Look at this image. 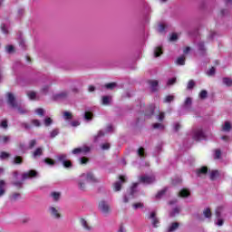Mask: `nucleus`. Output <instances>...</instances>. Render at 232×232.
<instances>
[{
  "mask_svg": "<svg viewBox=\"0 0 232 232\" xmlns=\"http://www.w3.org/2000/svg\"><path fill=\"white\" fill-rule=\"evenodd\" d=\"M43 155V148L39 147L35 149V150L33 152L34 159H37V157H41Z\"/></svg>",
  "mask_w": 232,
  "mask_h": 232,
  "instance_id": "obj_17",
  "label": "nucleus"
},
{
  "mask_svg": "<svg viewBox=\"0 0 232 232\" xmlns=\"http://www.w3.org/2000/svg\"><path fill=\"white\" fill-rule=\"evenodd\" d=\"M147 110L149 111V112L147 111L145 113L146 117H151V115L155 113V106L153 105H150Z\"/></svg>",
  "mask_w": 232,
  "mask_h": 232,
  "instance_id": "obj_18",
  "label": "nucleus"
},
{
  "mask_svg": "<svg viewBox=\"0 0 232 232\" xmlns=\"http://www.w3.org/2000/svg\"><path fill=\"white\" fill-rule=\"evenodd\" d=\"M6 187V182L5 180H0V197H3L6 193V189L5 188Z\"/></svg>",
  "mask_w": 232,
  "mask_h": 232,
  "instance_id": "obj_11",
  "label": "nucleus"
},
{
  "mask_svg": "<svg viewBox=\"0 0 232 232\" xmlns=\"http://www.w3.org/2000/svg\"><path fill=\"white\" fill-rule=\"evenodd\" d=\"M53 122V121L52 120V118H45L44 120L45 126H50Z\"/></svg>",
  "mask_w": 232,
  "mask_h": 232,
  "instance_id": "obj_59",
  "label": "nucleus"
},
{
  "mask_svg": "<svg viewBox=\"0 0 232 232\" xmlns=\"http://www.w3.org/2000/svg\"><path fill=\"white\" fill-rule=\"evenodd\" d=\"M138 155L139 157H141V158L146 157V152L144 151V148L141 147L138 150Z\"/></svg>",
  "mask_w": 232,
  "mask_h": 232,
  "instance_id": "obj_43",
  "label": "nucleus"
},
{
  "mask_svg": "<svg viewBox=\"0 0 232 232\" xmlns=\"http://www.w3.org/2000/svg\"><path fill=\"white\" fill-rule=\"evenodd\" d=\"M177 64H179V66H184V64H186V56H179L177 59Z\"/></svg>",
  "mask_w": 232,
  "mask_h": 232,
  "instance_id": "obj_20",
  "label": "nucleus"
},
{
  "mask_svg": "<svg viewBox=\"0 0 232 232\" xmlns=\"http://www.w3.org/2000/svg\"><path fill=\"white\" fill-rule=\"evenodd\" d=\"M58 135H59V130L54 129L52 130V132H51L52 139H54V137H57Z\"/></svg>",
  "mask_w": 232,
  "mask_h": 232,
  "instance_id": "obj_57",
  "label": "nucleus"
},
{
  "mask_svg": "<svg viewBox=\"0 0 232 232\" xmlns=\"http://www.w3.org/2000/svg\"><path fill=\"white\" fill-rule=\"evenodd\" d=\"M63 119L65 121H72V119H73V114L70 111H64L63 112Z\"/></svg>",
  "mask_w": 232,
  "mask_h": 232,
  "instance_id": "obj_23",
  "label": "nucleus"
},
{
  "mask_svg": "<svg viewBox=\"0 0 232 232\" xmlns=\"http://www.w3.org/2000/svg\"><path fill=\"white\" fill-rule=\"evenodd\" d=\"M195 88V81L189 80L187 85V90H193Z\"/></svg>",
  "mask_w": 232,
  "mask_h": 232,
  "instance_id": "obj_38",
  "label": "nucleus"
},
{
  "mask_svg": "<svg viewBox=\"0 0 232 232\" xmlns=\"http://www.w3.org/2000/svg\"><path fill=\"white\" fill-rule=\"evenodd\" d=\"M50 211L52 217H53L54 218H61V214L59 213V210H57V208L51 207Z\"/></svg>",
  "mask_w": 232,
  "mask_h": 232,
  "instance_id": "obj_12",
  "label": "nucleus"
},
{
  "mask_svg": "<svg viewBox=\"0 0 232 232\" xmlns=\"http://www.w3.org/2000/svg\"><path fill=\"white\" fill-rule=\"evenodd\" d=\"M35 113H37V115H39L40 117H44V110L43 108H38L35 111Z\"/></svg>",
  "mask_w": 232,
  "mask_h": 232,
  "instance_id": "obj_47",
  "label": "nucleus"
},
{
  "mask_svg": "<svg viewBox=\"0 0 232 232\" xmlns=\"http://www.w3.org/2000/svg\"><path fill=\"white\" fill-rule=\"evenodd\" d=\"M90 162V160L86 157L81 158V164H88Z\"/></svg>",
  "mask_w": 232,
  "mask_h": 232,
  "instance_id": "obj_63",
  "label": "nucleus"
},
{
  "mask_svg": "<svg viewBox=\"0 0 232 232\" xmlns=\"http://www.w3.org/2000/svg\"><path fill=\"white\" fill-rule=\"evenodd\" d=\"M67 159H68V156H66V154H61L57 157L58 162H61L62 164H63L65 160H67Z\"/></svg>",
  "mask_w": 232,
  "mask_h": 232,
  "instance_id": "obj_24",
  "label": "nucleus"
},
{
  "mask_svg": "<svg viewBox=\"0 0 232 232\" xmlns=\"http://www.w3.org/2000/svg\"><path fill=\"white\" fill-rule=\"evenodd\" d=\"M223 82L226 84V86H232L231 78H223Z\"/></svg>",
  "mask_w": 232,
  "mask_h": 232,
  "instance_id": "obj_42",
  "label": "nucleus"
},
{
  "mask_svg": "<svg viewBox=\"0 0 232 232\" xmlns=\"http://www.w3.org/2000/svg\"><path fill=\"white\" fill-rule=\"evenodd\" d=\"M88 151H90L89 147H82V148H76L72 150V153L73 155H79V153H88Z\"/></svg>",
  "mask_w": 232,
  "mask_h": 232,
  "instance_id": "obj_6",
  "label": "nucleus"
},
{
  "mask_svg": "<svg viewBox=\"0 0 232 232\" xmlns=\"http://www.w3.org/2000/svg\"><path fill=\"white\" fill-rule=\"evenodd\" d=\"M200 99L204 100L208 98V91L202 90L199 93Z\"/></svg>",
  "mask_w": 232,
  "mask_h": 232,
  "instance_id": "obj_44",
  "label": "nucleus"
},
{
  "mask_svg": "<svg viewBox=\"0 0 232 232\" xmlns=\"http://www.w3.org/2000/svg\"><path fill=\"white\" fill-rule=\"evenodd\" d=\"M231 123L229 121H226L225 125L222 128L223 131H231Z\"/></svg>",
  "mask_w": 232,
  "mask_h": 232,
  "instance_id": "obj_25",
  "label": "nucleus"
},
{
  "mask_svg": "<svg viewBox=\"0 0 232 232\" xmlns=\"http://www.w3.org/2000/svg\"><path fill=\"white\" fill-rule=\"evenodd\" d=\"M16 109H17L18 112L20 113V115H25V113H28V111H29L27 109H24L19 105H17Z\"/></svg>",
  "mask_w": 232,
  "mask_h": 232,
  "instance_id": "obj_26",
  "label": "nucleus"
},
{
  "mask_svg": "<svg viewBox=\"0 0 232 232\" xmlns=\"http://www.w3.org/2000/svg\"><path fill=\"white\" fill-rule=\"evenodd\" d=\"M221 156H222V151H220V150H216L214 159H220Z\"/></svg>",
  "mask_w": 232,
  "mask_h": 232,
  "instance_id": "obj_61",
  "label": "nucleus"
},
{
  "mask_svg": "<svg viewBox=\"0 0 232 232\" xmlns=\"http://www.w3.org/2000/svg\"><path fill=\"white\" fill-rule=\"evenodd\" d=\"M82 177L85 178L86 182H92V183L99 182V180L96 179L95 176H93L92 173H88L87 175L82 174Z\"/></svg>",
  "mask_w": 232,
  "mask_h": 232,
  "instance_id": "obj_7",
  "label": "nucleus"
},
{
  "mask_svg": "<svg viewBox=\"0 0 232 232\" xmlns=\"http://www.w3.org/2000/svg\"><path fill=\"white\" fill-rule=\"evenodd\" d=\"M80 222H81L82 227H84V229H86L87 231H90V229H92V227H91L90 225H88V222L85 221L84 218H82V219L80 220Z\"/></svg>",
  "mask_w": 232,
  "mask_h": 232,
  "instance_id": "obj_21",
  "label": "nucleus"
},
{
  "mask_svg": "<svg viewBox=\"0 0 232 232\" xmlns=\"http://www.w3.org/2000/svg\"><path fill=\"white\" fill-rule=\"evenodd\" d=\"M157 217V213L155 212H151L149 218L152 219V226L153 227H158L157 224H159V218H156Z\"/></svg>",
  "mask_w": 232,
  "mask_h": 232,
  "instance_id": "obj_8",
  "label": "nucleus"
},
{
  "mask_svg": "<svg viewBox=\"0 0 232 232\" xmlns=\"http://www.w3.org/2000/svg\"><path fill=\"white\" fill-rule=\"evenodd\" d=\"M51 197H53V200L57 202L61 198V193L60 192H53L51 193Z\"/></svg>",
  "mask_w": 232,
  "mask_h": 232,
  "instance_id": "obj_30",
  "label": "nucleus"
},
{
  "mask_svg": "<svg viewBox=\"0 0 232 232\" xmlns=\"http://www.w3.org/2000/svg\"><path fill=\"white\" fill-rule=\"evenodd\" d=\"M84 119L86 121H92V119H93V113H92L90 111H85Z\"/></svg>",
  "mask_w": 232,
  "mask_h": 232,
  "instance_id": "obj_36",
  "label": "nucleus"
},
{
  "mask_svg": "<svg viewBox=\"0 0 232 232\" xmlns=\"http://www.w3.org/2000/svg\"><path fill=\"white\" fill-rule=\"evenodd\" d=\"M19 197H21V193L14 192L12 194L10 198H11V200H17V198H19Z\"/></svg>",
  "mask_w": 232,
  "mask_h": 232,
  "instance_id": "obj_55",
  "label": "nucleus"
},
{
  "mask_svg": "<svg viewBox=\"0 0 232 232\" xmlns=\"http://www.w3.org/2000/svg\"><path fill=\"white\" fill-rule=\"evenodd\" d=\"M116 87H117V83L116 82H110V83H106L105 84V88L107 90H113Z\"/></svg>",
  "mask_w": 232,
  "mask_h": 232,
  "instance_id": "obj_32",
  "label": "nucleus"
},
{
  "mask_svg": "<svg viewBox=\"0 0 232 232\" xmlns=\"http://www.w3.org/2000/svg\"><path fill=\"white\" fill-rule=\"evenodd\" d=\"M24 162V160L23 159V157L14 156V160H13V164L21 166V164H23Z\"/></svg>",
  "mask_w": 232,
  "mask_h": 232,
  "instance_id": "obj_14",
  "label": "nucleus"
},
{
  "mask_svg": "<svg viewBox=\"0 0 232 232\" xmlns=\"http://www.w3.org/2000/svg\"><path fill=\"white\" fill-rule=\"evenodd\" d=\"M31 124H33V126H35L36 128H40L41 121L39 120H32Z\"/></svg>",
  "mask_w": 232,
  "mask_h": 232,
  "instance_id": "obj_51",
  "label": "nucleus"
},
{
  "mask_svg": "<svg viewBox=\"0 0 232 232\" xmlns=\"http://www.w3.org/2000/svg\"><path fill=\"white\" fill-rule=\"evenodd\" d=\"M9 157H10V153H8V152H6V151H2V152L0 153V159H1L2 160H5V159H9Z\"/></svg>",
  "mask_w": 232,
  "mask_h": 232,
  "instance_id": "obj_34",
  "label": "nucleus"
},
{
  "mask_svg": "<svg viewBox=\"0 0 232 232\" xmlns=\"http://www.w3.org/2000/svg\"><path fill=\"white\" fill-rule=\"evenodd\" d=\"M175 82H177V78L176 77L170 78V79H169V81L167 82V85L168 86H173V84H175Z\"/></svg>",
  "mask_w": 232,
  "mask_h": 232,
  "instance_id": "obj_54",
  "label": "nucleus"
},
{
  "mask_svg": "<svg viewBox=\"0 0 232 232\" xmlns=\"http://www.w3.org/2000/svg\"><path fill=\"white\" fill-rule=\"evenodd\" d=\"M168 191L167 188H164L162 190H160L157 194H156V198H160L162 197H164V195H166V192Z\"/></svg>",
  "mask_w": 232,
  "mask_h": 232,
  "instance_id": "obj_29",
  "label": "nucleus"
},
{
  "mask_svg": "<svg viewBox=\"0 0 232 232\" xmlns=\"http://www.w3.org/2000/svg\"><path fill=\"white\" fill-rule=\"evenodd\" d=\"M10 140V136H2L0 137V142L6 144Z\"/></svg>",
  "mask_w": 232,
  "mask_h": 232,
  "instance_id": "obj_48",
  "label": "nucleus"
},
{
  "mask_svg": "<svg viewBox=\"0 0 232 232\" xmlns=\"http://www.w3.org/2000/svg\"><path fill=\"white\" fill-rule=\"evenodd\" d=\"M155 182V176H140L139 179L140 184H153Z\"/></svg>",
  "mask_w": 232,
  "mask_h": 232,
  "instance_id": "obj_4",
  "label": "nucleus"
},
{
  "mask_svg": "<svg viewBox=\"0 0 232 232\" xmlns=\"http://www.w3.org/2000/svg\"><path fill=\"white\" fill-rule=\"evenodd\" d=\"M62 164L64 168H72V161L69 160H65Z\"/></svg>",
  "mask_w": 232,
  "mask_h": 232,
  "instance_id": "obj_56",
  "label": "nucleus"
},
{
  "mask_svg": "<svg viewBox=\"0 0 232 232\" xmlns=\"http://www.w3.org/2000/svg\"><path fill=\"white\" fill-rule=\"evenodd\" d=\"M149 84L151 88V92H157V87L159 86V81L157 80L149 81Z\"/></svg>",
  "mask_w": 232,
  "mask_h": 232,
  "instance_id": "obj_13",
  "label": "nucleus"
},
{
  "mask_svg": "<svg viewBox=\"0 0 232 232\" xmlns=\"http://www.w3.org/2000/svg\"><path fill=\"white\" fill-rule=\"evenodd\" d=\"M163 52H162V47L161 46H158L155 48L154 50V57H160V55H162Z\"/></svg>",
  "mask_w": 232,
  "mask_h": 232,
  "instance_id": "obj_19",
  "label": "nucleus"
},
{
  "mask_svg": "<svg viewBox=\"0 0 232 232\" xmlns=\"http://www.w3.org/2000/svg\"><path fill=\"white\" fill-rule=\"evenodd\" d=\"M206 218H211V208H208L203 212Z\"/></svg>",
  "mask_w": 232,
  "mask_h": 232,
  "instance_id": "obj_33",
  "label": "nucleus"
},
{
  "mask_svg": "<svg viewBox=\"0 0 232 232\" xmlns=\"http://www.w3.org/2000/svg\"><path fill=\"white\" fill-rule=\"evenodd\" d=\"M179 224L177 223V222L172 223L171 226H170L169 228V232H173V231H175L176 229H179Z\"/></svg>",
  "mask_w": 232,
  "mask_h": 232,
  "instance_id": "obj_28",
  "label": "nucleus"
},
{
  "mask_svg": "<svg viewBox=\"0 0 232 232\" xmlns=\"http://www.w3.org/2000/svg\"><path fill=\"white\" fill-rule=\"evenodd\" d=\"M5 50L7 53H14V52H15V48L14 47V45H6Z\"/></svg>",
  "mask_w": 232,
  "mask_h": 232,
  "instance_id": "obj_37",
  "label": "nucleus"
},
{
  "mask_svg": "<svg viewBox=\"0 0 232 232\" xmlns=\"http://www.w3.org/2000/svg\"><path fill=\"white\" fill-rule=\"evenodd\" d=\"M175 100V96L173 95H168L164 99V102H171L172 101Z\"/></svg>",
  "mask_w": 232,
  "mask_h": 232,
  "instance_id": "obj_50",
  "label": "nucleus"
},
{
  "mask_svg": "<svg viewBox=\"0 0 232 232\" xmlns=\"http://www.w3.org/2000/svg\"><path fill=\"white\" fill-rule=\"evenodd\" d=\"M0 128L6 130L8 128V120H3L0 123Z\"/></svg>",
  "mask_w": 232,
  "mask_h": 232,
  "instance_id": "obj_40",
  "label": "nucleus"
},
{
  "mask_svg": "<svg viewBox=\"0 0 232 232\" xmlns=\"http://www.w3.org/2000/svg\"><path fill=\"white\" fill-rule=\"evenodd\" d=\"M189 195H191V193L189 192V190H188V188H183L179 193V197H181L182 198H186L189 197Z\"/></svg>",
  "mask_w": 232,
  "mask_h": 232,
  "instance_id": "obj_15",
  "label": "nucleus"
},
{
  "mask_svg": "<svg viewBox=\"0 0 232 232\" xmlns=\"http://www.w3.org/2000/svg\"><path fill=\"white\" fill-rule=\"evenodd\" d=\"M98 208L103 215H110V213H111V208L110 207V204H108V202H106L105 200L100 201L98 204Z\"/></svg>",
  "mask_w": 232,
  "mask_h": 232,
  "instance_id": "obj_1",
  "label": "nucleus"
},
{
  "mask_svg": "<svg viewBox=\"0 0 232 232\" xmlns=\"http://www.w3.org/2000/svg\"><path fill=\"white\" fill-rule=\"evenodd\" d=\"M215 72H216L215 67H211L210 70L207 72V74L208 75V77H211L215 75Z\"/></svg>",
  "mask_w": 232,
  "mask_h": 232,
  "instance_id": "obj_58",
  "label": "nucleus"
},
{
  "mask_svg": "<svg viewBox=\"0 0 232 232\" xmlns=\"http://www.w3.org/2000/svg\"><path fill=\"white\" fill-rule=\"evenodd\" d=\"M6 99H7V104L10 106V108H17L19 105L17 103V100L15 99V95L12 92H7L6 93Z\"/></svg>",
  "mask_w": 232,
  "mask_h": 232,
  "instance_id": "obj_2",
  "label": "nucleus"
},
{
  "mask_svg": "<svg viewBox=\"0 0 232 232\" xmlns=\"http://www.w3.org/2000/svg\"><path fill=\"white\" fill-rule=\"evenodd\" d=\"M121 188L122 184L121 183V181H117L116 183H114V191H121Z\"/></svg>",
  "mask_w": 232,
  "mask_h": 232,
  "instance_id": "obj_35",
  "label": "nucleus"
},
{
  "mask_svg": "<svg viewBox=\"0 0 232 232\" xmlns=\"http://www.w3.org/2000/svg\"><path fill=\"white\" fill-rule=\"evenodd\" d=\"M44 162L45 164H48L49 166H54L55 165V161L50 158H46L44 159Z\"/></svg>",
  "mask_w": 232,
  "mask_h": 232,
  "instance_id": "obj_41",
  "label": "nucleus"
},
{
  "mask_svg": "<svg viewBox=\"0 0 232 232\" xmlns=\"http://www.w3.org/2000/svg\"><path fill=\"white\" fill-rule=\"evenodd\" d=\"M153 128H154V130H164V124H162V123H154Z\"/></svg>",
  "mask_w": 232,
  "mask_h": 232,
  "instance_id": "obj_49",
  "label": "nucleus"
},
{
  "mask_svg": "<svg viewBox=\"0 0 232 232\" xmlns=\"http://www.w3.org/2000/svg\"><path fill=\"white\" fill-rule=\"evenodd\" d=\"M101 137H104V132L102 130H100L96 136H94V140L97 142Z\"/></svg>",
  "mask_w": 232,
  "mask_h": 232,
  "instance_id": "obj_52",
  "label": "nucleus"
},
{
  "mask_svg": "<svg viewBox=\"0 0 232 232\" xmlns=\"http://www.w3.org/2000/svg\"><path fill=\"white\" fill-rule=\"evenodd\" d=\"M198 50H199V52H206V46H205V44H204V42H200L198 44Z\"/></svg>",
  "mask_w": 232,
  "mask_h": 232,
  "instance_id": "obj_53",
  "label": "nucleus"
},
{
  "mask_svg": "<svg viewBox=\"0 0 232 232\" xmlns=\"http://www.w3.org/2000/svg\"><path fill=\"white\" fill-rule=\"evenodd\" d=\"M220 178V172L218 170H212L209 174L210 180H217V179Z\"/></svg>",
  "mask_w": 232,
  "mask_h": 232,
  "instance_id": "obj_9",
  "label": "nucleus"
},
{
  "mask_svg": "<svg viewBox=\"0 0 232 232\" xmlns=\"http://www.w3.org/2000/svg\"><path fill=\"white\" fill-rule=\"evenodd\" d=\"M27 97L31 100V101H34L35 97H37V93L34 91H31L29 92H27Z\"/></svg>",
  "mask_w": 232,
  "mask_h": 232,
  "instance_id": "obj_27",
  "label": "nucleus"
},
{
  "mask_svg": "<svg viewBox=\"0 0 232 232\" xmlns=\"http://www.w3.org/2000/svg\"><path fill=\"white\" fill-rule=\"evenodd\" d=\"M24 180H21V181H14L13 182V186H14V188H16V189H23V184H24Z\"/></svg>",
  "mask_w": 232,
  "mask_h": 232,
  "instance_id": "obj_22",
  "label": "nucleus"
},
{
  "mask_svg": "<svg viewBox=\"0 0 232 232\" xmlns=\"http://www.w3.org/2000/svg\"><path fill=\"white\" fill-rule=\"evenodd\" d=\"M193 139L194 140H204V139H206V135L204 134V131L202 130V129H196L193 131Z\"/></svg>",
  "mask_w": 232,
  "mask_h": 232,
  "instance_id": "obj_3",
  "label": "nucleus"
},
{
  "mask_svg": "<svg viewBox=\"0 0 232 232\" xmlns=\"http://www.w3.org/2000/svg\"><path fill=\"white\" fill-rule=\"evenodd\" d=\"M111 99V97L110 96H103L102 97V104L103 106H108V104H110V100Z\"/></svg>",
  "mask_w": 232,
  "mask_h": 232,
  "instance_id": "obj_31",
  "label": "nucleus"
},
{
  "mask_svg": "<svg viewBox=\"0 0 232 232\" xmlns=\"http://www.w3.org/2000/svg\"><path fill=\"white\" fill-rule=\"evenodd\" d=\"M177 39H179V35L175 33H173L169 37L170 42L177 41Z\"/></svg>",
  "mask_w": 232,
  "mask_h": 232,
  "instance_id": "obj_60",
  "label": "nucleus"
},
{
  "mask_svg": "<svg viewBox=\"0 0 232 232\" xmlns=\"http://www.w3.org/2000/svg\"><path fill=\"white\" fill-rule=\"evenodd\" d=\"M132 208H134V209L142 208H144V203H140V202L134 203V204L132 205Z\"/></svg>",
  "mask_w": 232,
  "mask_h": 232,
  "instance_id": "obj_45",
  "label": "nucleus"
},
{
  "mask_svg": "<svg viewBox=\"0 0 232 232\" xmlns=\"http://www.w3.org/2000/svg\"><path fill=\"white\" fill-rule=\"evenodd\" d=\"M37 144V140H31L29 141V147L28 150H34V148H35V145Z\"/></svg>",
  "mask_w": 232,
  "mask_h": 232,
  "instance_id": "obj_39",
  "label": "nucleus"
},
{
  "mask_svg": "<svg viewBox=\"0 0 232 232\" xmlns=\"http://www.w3.org/2000/svg\"><path fill=\"white\" fill-rule=\"evenodd\" d=\"M66 97H68V92H63L54 95V101H59V99H66Z\"/></svg>",
  "mask_w": 232,
  "mask_h": 232,
  "instance_id": "obj_16",
  "label": "nucleus"
},
{
  "mask_svg": "<svg viewBox=\"0 0 232 232\" xmlns=\"http://www.w3.org/2000/svg\"><path fill=\"white\" fill-rule=\"evenodd\" d=\"M34 177H37V170L31 169L27 172H24L22 175V180H26L28 179H34Z\"/></svg>",
  "mask_w": 232,
  "mask_h": 232,
  "instance_id": "obj_5",
  "label": "nucleus"
},
{
  "mask_svg": "<svg viewBox=\"0 0 232 232\" xmlns=\"http://www.w3.org/2000/svg\"><path fill=\"white\" fill-rule=\"evenodd\" d=\"M165 114H164V112H160V114H159V116H158V121H160V122H162V121H164V119H165Z\"/></svg>",
  "mask_w": 232,
  "mask_h": 232,
  "instance_id": "obj_62",
  "label": "nucleus"
},
{
  "mask_svg": "<svg viewBox=\"0 0 232 232\" xmlns=\"http://www.w3.org/2000/svg\"><path fill=\"white\" fill-rule=\"evenodd\" d=\"M109 149H110V143L102 144V150H109Z\"/></svg>",
  "mask_w": 232,
  "mask_h": 232,
  "instance_id": "obj_64",
  "label": "nucleus"
},
{
  "mask_svg": "<svg viewBox=\"0 0 232 232\" xmlns=\"http://www.w3.org/2000/svg\"><path fill=\"white\" fill-rule=\"evenodd\" d=\"M78 186L82 191H84V189H86V183L82 180L78 182Z\"/></svg>",
  "mask_w": 232,
  "mask_h": 232,
  "instance_id": "obj_46",
  "label": "nucleus"
},
{
  "mask_svg": "<svg viewBox=\"0 0 232 232\" xmlns=\"http://www.w3.org/2000/svg\"><path fill=\"white\" fill-rule=\"evenodd\" d=\"M208 169L206 166L201 167L200 169H197L196 173L198 177L200 175H208Z\"/></svg>",
  "mask_w": 232,
  "mask_h": 232,
  "instance_id": "obj_10",
  "label": "nucleus"
}]
</instances>
